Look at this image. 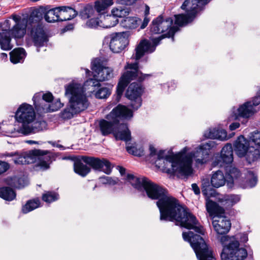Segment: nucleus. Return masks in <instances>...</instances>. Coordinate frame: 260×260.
<instances>
[{"label":"nucleus","instance_id":"nucleus-56","mask_svg":"<svg viewBox=\"0 0 260 260\" xmlns=\"http://www.w3.org/2000/svg\"><path fill=\"white\" fill-rule=\"evenodd\" d=\"M233 237H234L236 241L241 243H245L248 241V237L246 234H240L236 235V237L233 236Z\"/></svg>","mask_w":260,"mask_h":260},{"label":"nucleus","instance_id":"nucleus-46","mask_svg":"<svg viewBox=\"0 0 260 260\" xmlns=\"http://www.w3.org/2000/svg\"><path fill=\"white\" fill-rule=\"evenodd\" d=\"M75 172L81 176H85L90 171V168L83 163L77 161L74 164Z\"/></svg>","mask_w":260,"mask_h":260},{"label":"nucleus","instance_id":"nucleus-61","mask_svg":"<svg viewBox=\"0 0 260 260\" xmlns=\"http://www.w3.org/2000/svg\"><path fill=\"white\" fill-rule=\"evenodd\" d=\"M118 182V179L116 178H112L111 177H109V179H108L107 184L109 185H115L117 184Z\"/></svg>","mask_w":260,"mask_h":260},{"label":"nucleus","instance_id":"nucleus-28","mask_svg":"<svg viewBox=\"0 0 260 260\" xmlns=\"http://www.w3.org/2000/svg\"><path fill=\"white\" fill-rule=\"evenodd\" d=\"M226 181L227 178L226 179L223 173L220 170L213 171L211 174L210 183L215 188L223 186Z\"/></svg>","mask_w":260,"mask_h":260},{"label":"nucleus","instance_id":"nucleus-44","mask_svg":"<svg viewBox=\"0 0 260 260\" xmlns=\"http://www.w3.org/2000/svg\"><path fill=\"white\" fill-rule=\"evenodd\" d=\"M40 205V201L39 199L30 200L22 207V212L24 214L27 213L38 208Z\"/></svg>","mask_w":260,"mask_h":260},{"label":"nucleus","instance_id":"nucleus-29","mask_svg":"<svg viewBox=\"0 0 260 260\" xmlns=\"http://www.w3.org/2000/svg\"><path fill=\"white\" fill-rule=\"evenodd\" d=\"M125 179L128 181L135 188L138 190L142 191L148 181L146 178H139L134 176L131 174H127Z\"/></svg>","mask_w":260,"mask_h":260},{"label":"nucleus","instance_id":"nucleus-20","mask_svg":"<svg viewBox=\"0 0 260 260\" xmlns=\"http://www.w3.org/2000/svg\"><path fill=\"white\" fill-rule=\"evenodd\" d=\"M211 0H185L181 8L184 10L189 11L190 16L196 15L202 10V7L207 4Z\"/></svg>","mask_w":260,"mask_h":260},{"label":"nucleus","instance_id":"nucleus-43","mask_svg":"<svg viewBox=\"0 0 260 260\" xmlns=\"http://www.w3.org/2000/svg\"><path fill=\"white\" fill-rule=\"evenodd\" d=\"M0 197L6 201H11L15 198L16 193L12 188L2 187L0 188Z\"/></svg>","mask_w":260,"mask_h":260},{"label":"nucleus","instance_id":"nucleus-59","mask_svg":"<svg viewBox=\"0 0 260 260\" xmlns=\"http://www.w3.org/2000/svg\"><path fill=\"white\" fill-rule=\"evenodd\" d=\"M240 122L238 121L234 120L229 126V128L231 131H234L240 127Z\"/></svg>","mask_w":260,"mask_h":260},{"label":"nucleus","instance_id":"nucleus-53","mask_svg":"<svg viewBox=\"0 0 260 260\" xmlns=\"http://www.w3.org/2000/svg\"><path fill=\"white\" fill-rule=\"evenodd\" d=\"M232 119L240 122V124H246L249 118V115H232Z\"/></svg>","mask_w":260,"mask_h":260},{"label":"nucleus","instance_id":"nucleus-30","mask_svg":"<svg viewBox=\"0 0 260 260\" xmlns=\"http://www.w3.org/2000/svg\"><path fill=\"white\" fill-rule=\"evenodd\" d=\"M26 55V51L22 48L14 49L10 53V60L13 63L23 62Z\"/></svg>","mask_w":260,"mask_h":260},{"label":"nucleus","instance_id":"nucleus-57","mask_svg":"<svg viewBox=\"0 0 260 260\" xmlns=\"http://www.w3.org/2000/svg\"><path fill=\"white\" fill-rule=\"evenodd\" d=\"M137 0H116V3L122 5L130 6L136 2Z\"/></svg>","mask_w":260,"mask_h":260},{"label":"nucleus","instance_id":"nucleus-64","mask_svg":"<svg viewBox=\"0 0 260 260\" xmlns=\"http://www.w3.org/2000/svg\"><path fill=\"white\" fill-rule=\"evenodd\" d=\"M2 125L3 126H5V125L4 124V123H2V124H0V131H2V132H6L7 133H12L13 132L12 131V130H10V129H7L5 127H2Z\"/></svg>","mask_w":260,"mask_h":260},{"label":"nucleus","instance_id":"nucleus-58","mask_svg":"<svg viewBox=\"0 0 260 260\" xmlns=\"http://www.w3.org/2000/svg\"><path fill=\"white\" fill-rule=\"evenodd\" d=\"M9 165L6 162L0 161V174L6 172L9 168Z\"/></svg>","mask_w":260,"mask_h":260},{"label":"nucleus","instance_id":"nucleus-17","mask_svg":"<svg viewBox=\"0 0 260 260\" xmlns=\"http://www.w3.org/2000/svg\"><path fill=\"white\" fill-rule=\"evenodd\" d=\"M124 68L125 70L129 69L130 70L124 72L122 76H125V78L131 81L137 80L139 82H142L152 76L151 74H143L139 71L138 62L127 63Z\"/></svg>","mask_w":260,"mask_h":260},{"label":"nucleus","instance_id":"nucleus-39","mask_svg":"<svg viewBox=\"0 0 260 260\" xmlns=\"http://www.w3.org/2000/svg\"><path fill=\"white\" fill-rule=\"evenodd\" d=\"M240 176V172L235 168H231L228 172L227 182L230 186H232L235 183H239L238 177Z\"/></svg>","mask_w":260,"mask_h":260},{"label":"nucleus","instance_id":"nucleus-62","mask_svg":"<svg viewBox=\"0 0 260 260\" xmlns=\"http://www.w3.org/2000/svg\"><path fill=\"white\" fill-rule=\"evenodd\" d=\"M191 187L196 194H199L200 193V189L197 184H192L191 185Z\"/></svg>","mask_w":260,"mask_h":260},{"label":"nucleus","instance_id":"nucleus-9","mask_svg":"<svg viewBox=\"0 0 260 260\" xmlns=\"http://www.w3.org/2000/svg\"><path fill=\"white\" fill-rule=\"evenodd\" d=\"M66 94L70 95V108H66L60 114H79L86 109L88 103L83 95L82 90L78 84L72 83L66 87Z\"/></svg>","mask_w":260,"mask_h":260},{"label":"nucleus","instance_id":"nucleus-25","mask_svg":"<svg viewBox=\"0 0 260 260\" xmlns=\"http://www.w3.org/2000/svg\"><path fill=\"white\" fill-rule=\"evenodd\" d=\"M42 152L40 149H35L24 152L16 157L14 161L15 164L19 165L31 164L33 163L34 160L33 157Z\"/></svg>","mask_w":260,"mask_h":260},{"label":"nucleus","instance_id":"nucleus-11","mask_svg":"<svg viewBox=\"0 0 260 260\" xmlns=\"http://www.w3.org/2000/svg\"><path fill=\"white\" fill-rule=\"evenodd\" d=\"M182 237L184 241L190 243L199 260H214L211 250L208 249L205 241L200 235L188 231L183 232Z\"/></svg>","mask_w":260,"mask_h":260},{"label":"nucleus","instance_id":"nucleus-13","mask_svg":"<svg viewBox=\"0 0 260 260\" xmlns=\"http://www.w3.org/2000/svg\"><path fill=\"white\" fill-rule=\"evenodd\" d=\"M28 31L32 38L34 45L37 47H42L48 41L41 21L32 20L30 21L29 17L27 20Z\"/></svg>","mask_w":260,"mask_h":260},{"label":"nucleus","instance_id":"nucleus-1","mask_svg":"<svg viewBox=\"0 0 260 260\" xmlns=\"http://www.w3.org/2000/svg\"><path fill=\"white\" fill-rule=\"evenodd\" d=\"M143 189L147 196L157 200L156 205L160 212V220L175 221L176 225L192 229L203 235V228L200 225L196 217L184 208L179 201L170 196L166 189L151 182L149 179Z\"/></svg>","mask_w":260,"mask_h":260},{"label":"nucleus","instance_id":"nucleus-21","mask_svg":"<svg viewBox=\"0 0 260 260\" xmlns=\"http://www.w3.org/2000/svg\"><path fill=\"white\" fill-rule=\"evenodd\" d=\"M131 9L125 7H119L117 8H114L112 11V15L107 16L106 20L108 22H111L109 25L107 27H113L115 26L119 22L118 18H124L128 16L130 13Z\"/></svg>","mask_w":260,"mask_h":260},{"label":"nucleus","instance_id":"nucleus-33","mask_svg":"<svg viewBox=\"0 0 260 260\" xmlns=\"http://www.w3.org/2000/svg\"><path fill=\"white\" fill-rule=\"evenodd\" d=\"M240 197L237 194H226L219 199L221 205L226 208L231 207L240 201Z\"/></svg>","mask_w":260,"mask_h":260},{"label":"nucleus","instance_id":"nucleus-10","mask_svg":"<svg viewBox=\"0 0 260 260\" xmlns=\"http://www.w3.org/2000/svg\"><path fill=\"white\" fill-rule=\"evenodd\" d=\"M182 237L184 241L190 243L199 260H214L211 250L208 249L205 241L200 235L188 231L183 232Z\"/></svg>","mask_w":260,"mask_h":260},{"label":"nucleus","instance_id":"nucleus-38","mask_svg":"<svg viewBox=\"0 0 260 260\" xmlns=\"http://www.w3.org/2000/svg\"><path fill=\"white\" fill-rule=\"evenodd\" d=\"M6 182L7 184L17 188H22L27 184L26 180L16 177L8 178Z\"/></svg>","mask_w":260,"mask_h":260},{"label":"nucleus","instance_id":"nucleus-7","mask_svg":"<svg viewBox=\"0 0 260 260\" xmlns=\"http://www.w3.org/2000/svg\"><path fill=\"white\" fill-rule=\"evenodd\" d=\"M206 209L212 217V225L218 235L225 234L229 232L231 227L230 220L224 215V210L217 203L207 200Z\"/></svg>","mask_w":260,"mask_h":260},{"label":"nucleus","instance_id":"nucleus-19","mask_svg":"<svg viewBox=\"0 0 260 260\" xmlns=\"http://www.w3.org/2000/svg\"><path fill=\"white\" fill-rule=\"evenodd\" d=\"M83 160L95 170L103 171L107 174L111 173L112 167L110 162L106 159L85 157Z\"/></svg>","mask_w":260,"mask_h":260},{"label":"nucleus","instance_id":"nucleus-48","mask_svg":"<svg viewBox=\"0 0 260 260\" xmlns=\"http://www.w3.org/2000/svg\"><path fill=\"white\" fill-rule=\"evenodd\" d=\"M35 110L32 105L24 103L19 106L14 114H37Z\"/></svg>","mask_w":260,"mask_h":260},{"label":"nucleus","instance_id":"nucleus-45","mask_svg":"<svg viewBox=\"0 0 260 260\" xmlns=\"http://www.w3.org/2000/svg\"><path fill=\"white\" fill-rule=\"evenodd\" d=\"M94 9L90 4L84 6L80 12L79 16L82 19H87L93 15Z\"/></svg>","mask_w":260,"mask_h":260},{"label":"nucleus","instance_id":"nucleus-6","mask_svg":"<svg viewBox=\"0 0 260 260\" xmlns=\"http://www.w3.org/2000/svg\"><path fill=\"white\" fill-rule=\"evenodd\" d=\"M140 83H132L126 91L125 96L131 100L129 108L119 104L114 107L109 114H133V111L137 110L141 106V95L143 89Z\"/></svg>","mask_w":260,"mask_h":260},{"label":"nucleus","instance_id":"nucleus-23","mask_svg":"<svg viewBox=\"0 0 260 260\" xmlns=\"http://www.w3.org/2000/svg\"><path fill=\"white\" fill-rule=\"evenodd\" d=\"M252 146L250 140H246L243 136H239L234 143L235 151L240 157H244Z\"/></svg>","mask_w":260,"mask_h":260},{"label":"nucleus","instance_id":"nucleus-27","mask_svg":"<svg viewBox=\"0 0 260 260\" xmlns=\"http://www.w3.org/2000/svg\"><path fill=\"white\" fill-rule=\"evenodd\" d=\"M58 7L59 21L71 20L78 15V12L71 7L60 6Z\"/></svg>","mask_w":260,"mask_h":260},{"label":"nucleus","instance_id":"nucleus-24","mask_svg":"<svg viewBox=\"0 0 260 260\" xmlns=\"http://www.w3.org/2000/svg\"><path fill=\"white\" fill-rule=\"evenodd\" d=\"M220 159L214 162V166H222L224 164H230L233 161V147L231 144H226L221 149Z\"/></svg>","mask_w":260,"mask_h":260},{"label":"nucleus","instance_id":"nucleus-2","mask_svg":"<svg viewBox=\"0 0 260 260\" xmlns=\"http://www.w3.org/2000/svg\"><path fill=\"white\" fill-rule=\"evenodd\" d=\"M215 146L213 141L202 143L195 148L193 152L187 153L185 147L180 152L170 157H163L160 153L156 164L165 170L167 173L178 177H187L192 173V161L193 158L197 164H205L209 158L210 150Z\"/></svg>","mask_w":260,"mask_h":260},{"label":"nucleus","instance_id":"nucleus-37","mask_svg":"<svg viewBox=\"0 0 260 260\" xmlns=\"http://www.w3.org/2000/svg\"><path fill=\"white\" fill-rule=\"evenodd\" d=\"M244 157L249 164L256 161L260 157L259 149L254 148L253 146H251Z\"/></svg>","mask_w":260,"mask_h":260},{"label":"nucleus","instance_id":"nucleus-12","mask_svg":"<svg viewBox=\"0 0 260 260\" xmlns=\"http://www.w3.org/2000/svg\"><path fill=\"white\" fill-rule=\"evenodd\" d=\"M32 100L37 114L55 112L63 106L59 99L52 102L53 96L50 92L44 93L42 95L39 93H36Z\"/></svg>","mask_w":260,"mask_h":260},{"label":"nucleus","instance_id":"nucleus-18","mask_svg":"<svg viewBox=\"0 0 260 260\" xmlns=\"http://www.w3.org/2000/svg\"><path fill=\"white\" fill-rule=\"evenodd\" d=\"M259 104L260 90L252 101L244 103L237 109L234 107L232 114H255L259 111Z\"/></svg>","mask_w":260,"mask_h":260},{"label":"nucleus","instance_id":"nucleus-60","mask_svg":"<svg viewBox=\"0 0 260 260\" xmlns=\"http://www.w3.org/2000/svg\"><path fill=\"white\" fill-rule=\"evenodd\" d=\"M149 22V19L147 16H145L143 22L140 26V28L142 29L145 28L147 26Z\"/></svg>","mask_w":260,"mask_h":260},{"label":"nucleus","instance_id":"nucleus-3","mask_svg":"<svg viewBox=\"0 0 260 260\" xmlns=\"http://www.w3.org/2000/svg\"><path fill=\"white\" fill-rule=\"evenodd\" d=\"M173 23V19L171 17L164 18L162 15H160L153 19L150 25V31L153 34H159L163 33L169 29V31L160 36L152 39L153 44L146 39L142 40L137 45L135 49L136 54L134 58L138 60L142 58L146 53H152L155 50L161 40L166 38H172L174 40V36L177 29L172 26Z\"/></svg>","mask_w":260,"mask_h":260},{"label":"nucleus","instance_id":"nucleus-32","mask_svg":"<svg viewBox=\"0 0 260 260\" xmlns=\"http://www.w3.org/2000/svg\"><path fill=\"white\" fill-rule=\"evenodd\" d=\"M11 38L9 32L7 30L0 32V46L1 48L5 51H9L12 49L13 45L11 43Z\"/></svg>","mask_w":260,"mask_h":260},{"label":"nucleus","instance_id":"nucleus-22","mask_svg":"<svg viewBox=\"0 0 260 260\" xmlns=\"http://www.w3.org/2000/svg\"><path fill=\"white\" fill-rule=\"evenodd\" d=\"M42 153L36 155L34 157L33 163H36L35 168L36 170L44 171L49 168L51 156L48 151L42 150Z\"/></svg>","mask_w":260,"mask_h":260},{"label":"nucleus","instance_id":"nucleus-63","mask_svg":"<svg viewBox=\"0 0 260 260\" xmlns=\"http://www.w3.org/2000/svg\"><path fill=\"white\" fill-rule=\"evenodd\" d=\"M100 181L102 184H107L108 179H109V177L108 176H103L100 178Z\"/></svg>","mask_w":260,"mask_h":260},{"label":"nucleus","instance_id":"nucleus-54","mask_svg":"<svg viewBox=\"0 0 260 260\" xmlns=\"http://www.w3.org/2000/svg\"><path fill=\"white\" fill-rule=\"evenodd\" d=\"M86 26L90 28H96L99 25L98 18H91L89 19L86 23Z\"/></svg>","mask_w":260,"mask_h":260},{"label":"nucleus","instance_id":"nucleus-8","mask_svg":"<svg viewBox=\"0 0 260 260\" xmlns=\"http://www.w3.org/2000/svg\"><path fill=\"white\" fill-rule=\"evenodd\" d=\"M217 239L223 247L220 255L221 260H243L247 257L246 249L239 248V242L234 237L222 236H218Z\"/></svg>","mask_w":260,"mask_h":260},{"label":"nucleus","instance_id":"nucleus-15","mask_svg":"<svg viewBox=\"0 0 260 260\" xmlns=\"http://www.w3.org/2000/svg\"><path fill=\"white\" fill-rule=\"evenodd\" d=\"M107 39H110L109 47L111 51L114 53L120 52L128 44L126 32L113 33Z\"/></svg>","mask_w":260,"mask_h":260},{"label":"nucleus","instance_id":"nucleus-5","mask_svg":"<svg viewBox=\"0 0 260 260\" xmlns=\"http://www.w3.org/2000/svg\"><path fill=\"white\" fill-rule=\"evenodd\" d=\"M18 123V127L14 131L27 135L43 131L47 128V123L43 115H11Z\"/></svg>","mask_w":260,"mask_h":260},{"label":"nucleus","instance_id":"nucleus-42","mask_svg":"<svg viewBox=\"0 0 260 260\" xmlns=\"http://www.w3.org/2000/svg\"><path fill=\"white\" fill-rule=\"evenodd\" d=\"M149 151H150V155L151 157H154V158H156V160H155L154 164L157 168H159L160 170H161L163 172L167 173V172L163 169L162 167H159L157 164L156 162L158 159L159 158V154L161 153V155L163 156V157H170L172 155H174L175 154H171L169 155H167L166 154V152L165 151H159L158 152H156V150L155 148L152 146H149Z\"/></svg>","mask_w":260,"mask_h":260},{"label":"nucleus","instance_id":"nucleus-41","mask_svg":"<svg viewBox=\"0 0 260 260\" xmlns=\"http://www.w3.org/2000/svg\"><path fill=\"white\" fill-rule=\"evenodd\" d=\"M149 151H150V155L151 157H154V158H156V160H155L154 164L157 168H159L160 170H161L163 172L167 173V172L163 169L162 167H159L157 164L156 162L158 159L159 158V154L161 153V155L163 156V157H170L172 155H174L175 154H171L169 155H167L166 154V152L165 151H159L158 152H156V150L155 148L152 146H149Z\"/></svg>","mask_w":260,"mask_h":260},{"label":"nucleus","instance_id":"nucleus-34","mask_svg":"<svg viewBox=\"0 0 260 260\" xmlns=\"http://www.w3.org/2000/svg\"><path fill=\"white\" fill-rule=\"evenodd\" d=\"M113 4V0H97L94 2V10L99 14H105L108 7Z\"/></svg>","mask_w":260,"mask_h":260},{"label":"nucleus","instance_id":"nucleus-40","mask_svg":"<svg viewBox=\"0 0 260 260\" xmlns=\"http://www.w3.org/2000/svg\"><path fill=\"white\" fill-rule=\"evenodd\" d=\"M131 81V80L125 78V76H121L116 88V98L117 99L121 98L125 87Z\"/></svg>","mask_w":260,"mask_h":260},{"label":"nucleus","instance_id":"nucleus-35","mask_svg":"<svg viewBox=\"0 0 260 260\" xmlns=\"http://www.w3.org/2000/svg\"><path fill=\"white\" fill-rule=\"evenodd\" d=\"M93 86L100 87L96 92L95 97L99 99H107L111 93V89L108 87H101V85L98 81L93 82Z\"/></svg>","mask_w":260,"mask_h":260},{"label":"nucleus","instance_id":"nucleus-16","mask_svg":"<svg viewBox=\"0 0 260 260\" xmlns=\"http://www.w3.org/2000/svg\"><path fill=\"white\" fill-rule=\"evenodd\" d=\"M91 69L94 73V77L99 81L108 80L113 77V70L104 67L100 59L96 58L92 62Z\"/></svg>","mask_w":260,"mask_h":260},{"label":"nucleus","instance_id":"nucleus-51","mask_svg":"<svg viewBox=\"0 0 260 260\" xmlns=\"http://www.w3.org/2000/svg\"><path fill=\"white\" fill-rule=\"evenodd\" d=\"M59 198V195L54 192L47 191L42 196V200L46 203H51L56 201Z\"/></svg>","mask_w":260,"mask_h":260},{"label":"nucleus","instance_id":"nucleus-31","mask_svg":"<svg viewBox=\"0 0 260 260\" xmlns=\"http://www.w3.org/2000/svg\"><path fill=\"white\" fill-rule=\"evenodd\" d=\"M141 19L136 17H125L123 19L120 25L122 27L129 29H133L138 27Z\"/></svg>","mask_w":260,"mask_h":260},{"label":"nucleus","instance_id":"nucleus-14","mask_svg":"<svg viewBox=\"0 0 260 260\" xmlns=\"http://www.w3.org/2000/svg\"><path fill=\"white\" fill-rule=\"evenodd\" d=\"M59 7L48 9V8L40 7L34 10L29 15L30 21L32 20L41 21L44 17L49 23L59 21Z\"/></svg>","mask_w":260,"mask_h":260},{"label":"nucleus","instance_id":"nucleus-50","mask_svg":"<svg viewBox=\"0 0 260 260\" xmlns=\"http://www.w3.org/2000/svg\"><path fill=\"white\" fill-rule=\"evenodd\" d=\"M127 151L134 155L140 156L143 155L144 149L142 147L137 145L127 146Z\"/></svg>","mask_w":260,"mask_h":260},{"label":"nucleus","instance_id":"nucleus-49","mask_svg":"<svg viewBox=\"0 0 260 260\" xmlns=\"http://www.w3.org/2000/svg\"><path fill=\"white\" fill-rule=\"evenodd\" d=\"M246 183L242 185L243 188L254 187L257 183V177L255 174L251 172L248 171L246 176Z\"/></svg>","mask_w":260,"mask_h":260},{"label":"nucleus","instance_id":"nucleus-4","mask_svg":"<svg viewBox=\"0 0 260 260\" xmlns=\"http://www.w3.org/2000/svg\"><path fill=\"white\" fill-rule=\"evenodd\" d=\"M133 115H107L106 120L100 121V127L104 136L112 133L116 140L128 142L131 140V133L126 123Z\"/></svg>","mask_w":260,"mask_h":260},{"label":"nucleus","instance_id":"nucleus-36","mask_svg":"<svg viewBox=\"0 0 260 260\" xmlns=\"http://www.w3.org/2000/svg\"><path fill=\"white\" fill-rule=\"evenodd\" d=\"M9 31L13 37L20 39L25 34L26 25L20 23H16Z\"/></svg>","mask_w":260,"mask_h":260},{"label":"nucleus","instance_id":"nucleus-55","mask_svg":"<svg viewBox=\"0 0 260 260\" xmlns=\"http://www.w3.org/2000/svg\"><path fill=\"white\" fill-rule=\"evenodd\" d=\"M210 186V182L208 179H203L202 180V189L203 193L207 196L208 187Z\"/></svg>","mask_w":260,"mask_h":260},{"label":"nucleus","instance_id":"nucleus-47","mask_svg":"<svg viewBox=\"0 0 260 260\" xmlns=\"http://www.w3.org/2000/svg\"><path fill=\"white\" fill-rule=\"evenodd\" d=\"M187 12V15H184L183 14H178V15H175L174 16L175 17V24L177 25H178L179 26H182L184 25V24H186L187 23L188 19L194 17L196 15L194 16H190L188 14V13L189 11H188L187 10H185Z\"/></svg>","mask_w":260,"mask_h":260},{"label":"nucleus","instance_id":"nucleus-52","mask_svg":"<svg viewBox=\"0 0 260 260\" xmlns=\"http://www.w3.org/2000/svg\"><path fill=\"white\" fill-rule=\"evenodd\" d=\"M249 140L252 144L253 143L256 148L260 149V131L250 133Z\"/></svg>","mask_w":260,"mask_h":260},{"label":"nucleus","instance_id":"nucleus-26","mask_svg":"<svg viewBox=\"0 0 260 260\" xmlns=\"http://www.w3.org/2000/svg\"><path fill=\"white\" fill-rule=\"evenodd\" d=\"M203 136L206 139H218L221 141L228 139L226 131L220 128H210L204 132Z\"/></svg>","mask_w":260,"mask_h":260}]
</instances>
